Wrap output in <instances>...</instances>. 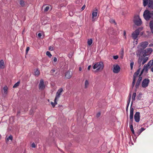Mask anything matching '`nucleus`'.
Here are the masks:
<instances>
[{
	"instance_id": "nucleus-27",
	"label": "nucleus",
	"mask_w": 153,
	"mask_h": 153,
	"mask_svg": "<svg viewBox=\"0 0 153 153\" xmlns=\"http://www.w3.org/2000/svg\"><path fill=\"white\" fill-rule=\"evenodd\" d=\"M136 97V93L135 92L132 95V101H134L135 100V97Z\"/></svg>"
},
{
	"instance_id": "nucleus-23",
	"label": "nucleus",
	"mask_w": 153,
	"mask_h": 153,
	"mask_svg": "<svg viewBox=\"0 0 153 153\" xmlns=\"http://www.w3.org/2000/svg\"><path fill=\"white\" fill-rule=\"evenodd\" d=\"M143 57H140L138 59V63L139 64H140V66L141 65V64L142 61H143Z\"/></svg>"
},
{
	"instance_id": "nucleus-40",
	"label": "nucleus",
	"mask_w": 153,
	"mask_h": 153,
	"mask_svg": "<svg viewBox=\"0 0 153 153\" xmlns=\"http://www.w3.org/2000/svg\"><path fill=\"white\" fill-rule=\"evenodd\" d=\"M142 77L141 76H139V78L138 79L137 81L141 82V81L142 80Z\"/></svg>"
},
{
	"instance_id": "nucleus-6",
	"label": "nucleus",
	"mask_w": 153,
	"mask_h": 153,
	"mask_svg": "<svg viewBox=\"0 0 153 153\" xmlns=\"http://www.w3.org/2000/svg\"><path fill=\"white\" fill-rule=\"evenodd\" d=\"M120 68L117 64L114 65L113 66V71L114 73H118L120 71Z\"/></svg>"
},
{
	"instance_id": "nucleus-44",
	"label": "nucleus",
	"mask_w": 153,
	"mask_h": 153,
	"mask_svg": "<svg viewBox=\"0 0 153 153\" xmlns=\"http://www.w3.org/2000/svg\"><path fill=\"white\" fill-rule=\"evenodd\" d=\"M132 134L134 135V136L136 137V135H135V134H136V133H135L134 130H133L131 131Z\"/></svg>"
},
{
	"instance_id": "nucleus-14",
	"label": "nucleus",
	"mask_w": 153,
	"mask_h": 153,
	"mask_svg": "<svg viewBox=\"0 0 153 153\" xmlns=\"http://www.w3.org/2000/svg\"><path fill=\"white\" fill-rule=\"evenodd\" d=\"M98 66L97 69V71L102 70L104 67V65L102 62H99Z\"/></svg>"
},
{
	"instance_id": "nucleus-20",
	"label": "nucleus",
	"mask_w": 153,
	"mask_h": 153,
	"mask_svg": "<svg viewBox=\"0 0 153 153\" xmlns=\"http://www.w3.org/2000/svg\"><path fill=\"white\" fill-rule=\"evenodd\" d=\"M148 57H145L144 58H143V61L142 62V64L143 65L145 64L148 60Z\"/></svg>"
},
{
	"instance_id": "nucleus-48",
	"label": "nucleus",
	"mask_w": 153,
	"mask_h": 153,
	"mask_svg": "<svg viewBox=\"0 0 153 153\" xmlns=\"http://www.w3.org/2000/svg\"><path fill=\"white\" fill-rule=\"evenodd\" d=\"M124 54V50L123 49H122L121 51L120 52V54L121 55H123Z\"/></svg>"
},
{
	"instance_id": "nucleus-3",
	"label": "nucleus",
	"mask_w": 153,
	"mask_h": 153,
	"mask_svg": "<svg viewBox=\"0 0 153 153\" xmlns=\"http://www.w3.org/2000/svg\"><path fill=\"white\" fill-rule=\"evenodd\" d=\"M132 103L133 102L132 101L131 103V106ZM134 111V109L131 106L130 110L129 119L130 121L129 123V125H133Z\"/></svg>"
},
{
	"instance_id": "nucleus-63",
	"label": "nucleus",
	"mask_w": 153,
	"mask_h": 153,
	"mask_svg": "<svg viewBox=\"0 0 153 153\" xmlns=\"http://www.w3.org/2000/svg\"><path fill=\"white\" fill-rule=\"evenodd\" d=\"M130 129H131V131L134 130L133 128Z\"/></svg>"
},
{
	"instance_id": "nucleus-33",
	"label": "nucleus",
	"mask_w": 153,
	"mask_h": 153,
	"mask_svg": "<svg viewBox=\"0 0 153 153\" xmlns=\"http://www.w3.org/2000/svg\"><path fill=\"white\" fill-rule=\"evenodd\" d=\"M140 82L139 81H137V82H136V83L135 85V87L136 88H138L139 86V85L140 84Z\"/></svg>"
},
{
	"instance_id": "nucleus-58",
	"label": "nucleus",
	"mask_w": 153,
	"mask_h": 153,
	"mask_svg": "<svg viewBox=\"0 0 153 153\" xmlns=\"http://www.w3.org/2000/svg\"><path fill=\"white\" fill-rule=\"evenodd\" d=\"M91 67V65H89V66H88V70H89L90 69Z\"/></svg>"
},
{
	"instance_id": "nucleus-9",
	"label": "nucleus",
	"mask_w": 153,
	"mask_h": 153,
	"mask_svg": "<svg viewBox=\"0 0 153 153\" xmlns=\"http://www.w3.org/2000/svg\"><path fill=\"white\" fill-rule=\"evenodd\" d=\"M45 88V86L44 84V80L42 79H41L39 85V88L40 90H43Z\"/></svg>"
},
{
	"instance_id": "nucleus-50",
	"label": "nucleus",
	"mask_w": 153,
	"mask_h": 153,
	"mask_svg": "<svg viewBox=\"0 0 153 153\" xmlns=\"http://www.w3.org/2000/svg\"><path fill=\"white\" fill-rule=\"evenodd\" d=\"M57 61V59L56 57H54L53 58V62H56Z\"/></svg>"
},
{
	"instance_id": "nucleus-5",
	"label": "nucleus",
	"mask_w": 153,
	"mask_h": 153,
	"mask_svg": "<svg viewBox=\"0 0 153 153\" xmlns=\"http://www.w3.org/2000/svg\"><path fill=\"white\" fill-rule=\"evenodd\" d=\"M150 82L149 80L148 79H145L143 80L141 85L143 88H146L148 86Z\"/></svg>"
},
{
	"instance_id": "nucleus-32",
	"label": "nucleus",
	"mask_w": 153,
	"mask_h": 153,
	"mask_svg": "<svg viewBox=\"0 0 153 153\" xmlns=\"http://www.w3.org/2000/svg\"><path fill=\"white\" fill-rule=\"evenodd\" d=\"M20 83V82L19 81L18 82H17L13 86V88H16L17 87H18Z\"/></svg>"
},
{
	"instance_id": "nucleus-41",
	"label": "nucleus",
	"mask_w": 153,
	"mask_h": 153,
	"mask_svg": "<svg viewBox=\"0 0 153 153\" xmlns=\"http://www.w3.org/2000/svg\"><path fill=\"white\" fill-rule=\"evenodd\" d=\"M49 6H47L44 9V11L47 12V11L49 9Z\"/></svg>"
},
{
	"instance_id": "nucleus-30",
	"label": "nucleus",
	"mask_w": 153,
	"mask_h": 153,
	"mask_svg": "<svg viewBox=\"0 0 153 153\" xmlns=\"http://www.w3.org/2000/svg\"><path fill=\"white\" fill-rule=\"evenodd\" d=\"M89 85V82L87 80H86L85 82V88H86L88 87Z\"/></svg>"
},
{
	"instance_id": "nucleus-52",
	"label": "nucleus",
	"mask_w": 153,
	"mask_h": 153,
	"mask_svg": "<svg viewBox=\"0 0 153 153\" xmlns=\"http://www.w3.org/2000/svg\"><path fill=\"white\" fill-rule=\"evenodd\" d=\"M144 70V69H143H143H142V70L141 71V72L140 74L139 75V76H141V75L143 74V71Z\"/></svg>"
},
{
	"instance_id": "nucleus-13",
	"label": "nucleus",
	"mask_w": 153,
	"mask_h": 153,
	"mask_svg": "<svg viewBox=\"0 0 153 153\" xmlns=\"http://www.w3.org/2000/svg\"><path fill=\"white\" fill-rule=\"evenodd\" d=\"M140 68H139L137 70L136 72H135L133 75V79H135L138 76L140 73Z\"/></svg>"
},
{
	"instance_id": "nucleus-49",
	"label": "nucleus",
	"mask_w": 153,
	"mask_h": 153,
	"mask_svg": "<svg viewBox=\"0 0 153 153\" xmlns=\"http://www.w3.org/2000/svg\"><path fill=\"white\" fill-rule=\"evenodd\" d=\"M100 112H98V113H97L96 115V117H99L100 116Z\"/></svg>"
},
{
	"instance_id": "nucleus-42",
	"label": "nucleus",
	"mask_w": 153,
	"mask_h": 153,
	"mask_svg": "<svg viewBox=\"0 0 153 153\" xmlns=\"http://www.w3.org/2000/svg\"><path fill=\"white\" fill-rule=\"evenodd\" d=\"M30 49V48L29 47H28L26 49V54H27L28 53V51H29Z\"/></svg>"
},
{
	"instance_id": "nucleus-28",
	"label": "nucleus",
	"mask_w": 153,
	"mask_h": 153,
	"mask_svg": "<svg viewBox=\"0 0 153 153\" xmlns=\"http://www.w3.org/2000/svg\"><path fill=\"white\" fill-rule=\"evenodd\" d=\"M35 75L38 76L39 74V72L38 69H36L34 71Z\"/></svg>"
},
{
	"instance_id": "nucleus-36",
	"label": "nucleus",
	"mask_w": 153,
	"mask_h": 153,
	"mask_svg": "<svg viewBox=\"0 0 153 153\" xmlns=\"http://www.w3.org/2000/svg\"><path fill=\"white\" fill-rule=\"evenodd\" d=\"M55 71L56 69L55 68H53L50 71V73L52 75H53V73L55 72Z\"/></svg>"
},
{
	"instance_id": "nucleus-60",
	"label": "nucleus",
	"mask_w": 153,
	"mask_h": 153,
	"mask_svg": "<svg viewBox=\"0 0 153 153\" xmlns=\"http://www.w3.org/2000/svg\"><path fill=\"white\" fill-rule=\"evenodd\" d=\"M82 69L81 67H80L79 68V71H82Z\"/></svg>"
},
{
	"instance_id": "nucleus-62",
	"label": "nucleus",
	"mask_w": 153,
	"mask_h": 153,
	"mask_svg": "<svg viewBox=\"0 0 153 153\" xmlns=\"http://www.w3.org/2000/svg\"><path fill=\"white\" fill-rule=\"evenodd\" d=\"M151 71L153 72V67L151 69Z\"/></svg>"
},
{
	"instance_id": "nucleus-17",
	"label": "nucleus",
	"mask_w": 153,
	"mask_h": 153,
	"mask_svg": "<svg viewBox=\"0 0 153 153\" xmlns=\"http://www.w3.org/2000/svg\"><path fill=\"white\" fill-rule=\"evenodd\" d=\"M65 77L68 79H70L71 77V76L70 75V72L69 71L65 73Z\"/></svg>"
},
{
	"instance_id": "nucleus-21",
	"label": "nucleus",
	"mask_w": 153,
	"mask_h": 153,
	"mask_svg": "<svg viewBox=\"0 0 153 153\" xmlns=\"http://www.w3.org/2000/svg\"><path fill=\"white\" fill-rule=\"evenodd\" d=\"M142 94L141 93H140L137 97V100H139L141 99L142 98Z\"/></svg>"
},
{
	"instance_id": "nucleus-38",
	"label": "nucleus",
	"mask_w": 153,
	"mask_h": 153,
	"mask_svg": "<svg viewBox=\"0 0 153 153\" xmlns=\"http://www.w3.org/2000/svg\"><path fill=\"white\" fill-rule=\"evenodd\" d=\"M110 22L111 23H114L115 24H116L115 20L112 19H110Z\"/></svg>"
},
{
	"instance_id": "nucleus-37",
	"label": "nucleus",
	"mask_w": 153,
	"mask_h": 153,
	"mask_svg": "<svg viewBox=\"0 0 153 153\" xmlns=\"http://www.w3.org/2000/svg\"><path fill=\"white\" fill-rule=\"evenodd\" d=\"M134 65V62H131L130 63V67L131 70H132Z\"/></svg>"
},
{
	"instance_id": "nucleus-39",
	"label": "nucleus",
	"mask_w": 153,
	"mask_h": 153,
	"mask_svg": "<svg viewBox=\"0 0 153 153\" xmlns=\"http://www.w3.org/2000/svg\"><path fill=\"white\" fill-rule=\"evenodd\" d=\"M135 81H136L135 79H133V82L132 83V88H133L134 87V86Z\"/></svg>"
},
{
	"instance_id": "nucleus-8",
	"label": "nucleus",
	"mask_w": 153,
	"mask_h": 153,
	"mask_svg": "<svg viewBox=\"0 0 153 153\" xmlns=\"http://www.w3.org/2000/svg\"><path fill=\"white\" fill-rule=\"evenodd\" d=\"M140 113L139 112H137L134 115V119L135 121L136 122H138L140 121Z\"/></svg>"
},
{
	"instance_id": "nucleus-46",
	"label": "nucleus",
	"mask_w": 153,
	"mask_h": 153,
	"mask_svg": "<svg viewBox=\"0 0 153 153\" xmlns=\"http://www.w3.org/2000/svg\"><path fill=\"white\" fill-rule=\"evenodd\" d=\"M53 49H54L53 47L50 46L49 47V50L52 51H53Z\"/></svg>"
},
{
	"instance_id": "nucleus-29",
	"label": "nucleus",
	"mask_w": 153,
	"mask_h": 153,
	"mask_svg": "<svg viewBox=\"0 0 153 153\" xmlns=\"http://www.w3.org/2000/svg\"><path fill=\"white\" fill-rule=\"evenodd\" d=\"M150 66L147 65V64L144 65L143 67V69L145 70L146 71H147L148 70V67Z\"/></svg>"
},
{
	"instance_id": "nucleus-57",
	"label": "nucleus",
	"mask_w": 153,
	"mask_h": 153,
	"mask_svg": "<svg viewBox=\"0 0 153 153\" xmlns=\"http://www.w3.org/2000/svg\"><path fill=\"white\" fill-rule=\"evenodd\" d=\"M149 47H152V46H153V43L150 44L149 45Z\"/></svg>"
},
{
	"instance_id": "nucleus-15",
	"label": "nucleus",
	"mask_w": 153,
	"mask_h": 153,
	"mask_svg": "<svg viewBox=\"0 0 153 153\" xmlns=\"http://www.w3.org/2000/svg\"><path fill=\"white\" fill-rule=\"evenodd\" d=\"M98 10L97 9H96L95 10L93 11L92 12V19H93L94 18V17H96L97 14V12Z\"/></svg>"
},
{
	"instance_id": "nucleus-22",
	"label": "nucleus",
	"mask_w": 153,
	"mask_h": 153,
	"mask_svg": "<svg viewBox=\"0 0 153 153\" xmlns=\"http://www.w3.org/2000/svg\"><path fill=\"white\" fill-rule=\"evenodd\" d=\"M93 42V40L91 39H88L87 43L88 45L89 46H90Z\"/></svg>"
},
{
	"instance_id": "nucleus-24",
	"label": "nucleus",
	"mask_w": 153,
	"mask_h": 153,
	"mask_svg": "<svg viewBox=\"0 0 153 153\" xmlns=\"http://www.w3.org/2000/svg\"><path fill=\"white\" fill-rule=\"evenodd\" d=\"M147 65L149 66L150 67L153 65V59L152 60H150L147 64Z\"/></svg>"
},
{
	"instance_id": "nucleus-12",
	"label": "nucleus",
	"mask_w": 153,
	"mask_h": 153,
	"mask_svg": "<svg viewBox=\"0 0 153 153\" xmlns=\"http://www.w3.org/2000/svg\"><path fill=\"white\" fill-rule=\"evenodd\" d=\"M148 7L151 9H153V0H148Z\"/></svg>"
},
{
	"instance_id": "nucleus-1",
	"label": "nucleus",
	"mask_w": 153,
	"mask_h": 153,
	"mask_svg": "<svg viewBox=\"0 0 153 153\" xmlns=\"http://www.w3.org/2000/svg\"><path fill=\"white\" fill-rule=\"evenodd\" d=\"M153 50L152 48H147L144 50H140L138 51V53L137 54V56H139L142 55L143 56L145 57L150 54L152 52Z\"/></svg>"
},
{
	"instance_id": "nucleus-19",
	"label": "nucleus",
	"mask_w": 153,
	"mask_h": 153,
	"mask_svg": "<svg viewBox=\"0 0 153 153\" xmlns=\"http://www.w3.org/2000/svg\"><path fill=\"white\" fill-rule=\"evenodd\" d=\"M13 136L12 135H10L9 137H8L6 139V142H7L9 141L10 140L12 141L13 140Z\"/></svg>"
},
{
	"instance_id": "nucleus-56",
	"label": "nucleus",
	"mask_w": 153,
	"mask_h": 153,
	"mask_svg": "<svg viewBox=\"0 0 153 153\" xmlns=\"http://www.w3.org/2000/svg\"><path fill=\"white\" fill-rule=\"evenodd\" d=\"M20 111H18L17 112V115L18 116H19V114H20Z\"/></svg>"
},
{
	"instance_id": "nucleus-35",
	"label": "nucleus",
	"mask_w": 153,
	"mask_h": 153,
	"mask_svg": "<svg viewBox=\"0 0 153 153\" xmlns=\"http://www.w3.org/2000/svg\"><path fill=\"white\" fill-rule=\"evenodd\" d=\"M46 54L50 58H51L52 56V55L51 54L50 52L49 51H47L46 52Z\"/></svg>"
},
{
	"instance_id": "nucleus-26",
	"label": "nucleus",
	"mask_w": 153,
	"mask_h": 153,
	"mask_svg": "<svg viewBox=\"0 0 153 153\" xmlns=\"http://www.w3.org/2000/svg\"><path fill=\"white\" fill-rule=\"evenodd\" d=\"M131 93H129L128 96V99L127 101V103H128V104H129L131 100Z\"/></svg>"
},
{
	"instance_id": "nucleus-2",
	"label": "nucleus",
	"mask_w": 153,
	"mask_h": 153,
	"mask_svg": "<svg viewBox=\"0 0 153 153\" xmlns=\"http://www.w3.org/2000/svg\"><path fill=\"white\" fill-rule=\"evenodd\" d=\"M63 91V89L62 88H61L58 89L56 92L55 97L54 100V103H53L52 102H51V104L52 105L53 108L55 106V105L57 104V103L56 100L59 98L60 95L61 94V93Z\"/></svg>"
},
{
	"instance_id": "nucleus-18",
	"label": "nucleus",
	"mask_w": 153,
	"mask_h": 153,
	"mask_svg": "<svg viewBox=\"0 0 153 153\" xmlns=\"http://www.w3.org/2000/svg\"><path fill=\"white\" fill-rule=\"evenodd\" d=\"M7 86H5L3 87V89L4 94H7Z\"/></svg>"
},
{
	"instance_id": "nucleus-34",
	"label": "nucleus",
	"mask_w": 153,
	"mask_h": 153,
	"mask_svg": "<svg viewBox=\"0 0 153 153\" xmlns=\"http://www.w3.org/2000/svg\"><path fill=\"white\" fill-rule=\"evenodd\" d=\"M20 4L21 6L23 7L25 5V2L23 0H20Z\"/></svg>"
},
{
	"instance_id": "nucleus-7",
	"label": "nucleus",
	"mask_w": 153,
	"mask_h": 153,
	"mask_svg": "<svg viewBox=\"0 0 153 153\" xmlns=\"http://www.w3.org/2000/svg\"><path fill=\"white\" fill-rule=\"evenodd\" d=\"M140 33L139 30L138 29L136 30L135 31L133 32L132 34V36L133 38L134 39H136L137 38Z\"/></svg>"
},
{
	"instance_id": "nucleus-16",
	"label": "nucleus",
	"mask_w": 153,
	"mask_h": 153,
	"mask_svg": "<svg viewBox=\"0 0 153 153\" xmlns=\"http://www.w3.org/2000/svg\"><path fill=\"white\" fill-rule=\"evenodd\" d=\"M4 68V62L3 60L1 59L0 61V68L3 69Z\"/></svg>"
},
{
	"instance_id": "nucleus-43",
	"label": "nucleus",
	"mask_w": 153,
	"mask_h": 153,
	"mask_svg": "<svg viewBox=\"0 0 153 153\" xmlns=\"http://www.w3.org/2000/svg\"><path fill=\"white\" fill-rule=\"evenodd\" d=\"M113 58L114 59H117L118 58V56L117 55L114 56Z\"/></svg>"
},
{
	"instance_id": "nucleus-61",
	"label": "nucleus",
	"mask_w": 153,
	"mask_h": 153,
	"mask_svg": "<svg viewBox=\"0 0 153 153\" xmlns=\"http://www.w3.org/2000/svg\"><path fill=\"white\" fill-rule=\"evenodd\" d=\"M123 55H121L120 57L121 58L123 59Z\"/></svg>"
},
{
	"instance_id": "nucleus-10",
	"label": "nucleus",
	"mask_w": 153,
	"mask_h": 153,
	"mask_svg": "<svg viewBox=\"0 0 153 153\" xmlns=\"http://www.w3.org/2000/svg\"><path fill=\"white\" fill-rule=\"evenodd\" d=\"M148 45V42H147L145 41L142 42L140 45V46L143 49L146 47Z\"/></svg>"
},
{
	"instance_id": "nucleus-47",
	"label": "nucleus",
	"mask_w": 153,
	"mask_h": 153,
	"mask_svg": "<svg viewBox=\"0 0 153 153\" xmlns=\"http://www.w3.org/2000/svg\"><path fill=\"white\" fill-rule=\"evenodd\" d=\"M85 5H84L81 8V10L82 11L85 8Z\"/></svg>"
},
{
	"instance_id": "nucleus-25",
	"label": "nucleus",
	"mask_w": 153,
	"mask_h": 153,
	"mask_svg": "<svg viewBox=\"0 0 153 153\" xmlns=\"http://www.w3.org/2000/svg\"><path fill=\"white\" fill-rule=\"evenodd\" d=\"M143 5L144 7H146L148 3V0H143Z\"/></svg>"
},
{
	"instance_id": "nucleus-54",
	"label": "nucleus",
	"mask_w": 153,
	"mask_h": 153,
	"mask_svg": "<svg viewBox=\"0 0 153 153\" xmlns=\"http://www.w3.org/2000/svg\"><path fill=\"white\" fill-rule=\"evenodd\" d=\"M126 34V31H123V34H124V38L125 39H126V36H125Z\"/></svg>"
},
{
	"instance_id": "nucleus-53",
	"label": "nucleus",
	"mask_w": 153,
	"mask_h": 153,
	"mask_svg": "<svg viewBox=\"0 0 153 153\" xmlns=\"http://www.w3.org/2000/svg\"><path fill=\"white\" fill-rule=\"evenodd\" d=\"M129 128L130 129L133 128V125H129Z\"/></svg>"
},
{
	"instance_id": "nucleus-11",
	"label": "nucleus",
	"mask_w": 153,
	"mask_h": 153,
	"mask_svg": "<svg viewBox=\"0 0 153 153\" xmlns=\"http://www.w3.org/2000/svg\"><path fill=\"white\" fill-rule=\"evenodd\" d=\"M145 128H144L142 127L140 129L137 130V131H136V134H135V135H136V137L138 136L143 131L145 130Z\"/></svg>"
},
{
	"instance_id": "nucleus-59",
	"label": "nucleus",
	"mask_w": 153,
	"mask_h": 153,
	"mask_svg": "<svg viewBox=\"0 0 153 153\" xmlns=\"http://www.w3.org/2000/svg\"><path fill=\"white\" fill-rule=\"evenodd\" d=\"M129 104H128V103H127V108H126V111H127V110H128V107Z\"/></svg>"
},
{
	"instance_id": "nucleus-45",
	"label": "nucleus",
	"mask_w": 153,
	"mask_h": 153,
	"mask_svg": "<svg viewBox=\"0 0 153 153\" xmlns=\"http://www.w3.org/2000/svg\"><path fill=\"white\" fill-rule=\"evenodd\" d=\"M31 146L33 148H35L36 147V146H35V145L34 143H33L32 144Z\"/></svg>"
},
{
	"instance_id": "nucleus-51",
	"label": "nucleus",
	"mask_w": 153,
	"mask_h": 153,
	"mask_svg": "<svg viewBox=\"0 0 153 153\" xmlns=\"http://www.w3.org/2000/svg\"><path fill=\"white\" fill-rule=\"evenodd\" d=\"M144 70V69H143H143H142V70L141 71V72L140 74L139 75V76H141V75L143 74V71Z\"/></svg>"
},
{
	"instance_id": "nucleus-4",
	"label": "nucleus",
	"mask_w": 153,
	"mask_h": 153,
	"mask_svg": "<svg viewBox=\"0 0 153 153\" xmlns=\"http://www.w3.org/2000/svg\"><path fill=\"white\" fill-rule=\"evenodd\" d=\"M133 22L137 26L140 25L142 23L141 20L139 16L134 17Z\"/></svg>"
},
{
	"instance_id": "nucleus-55",
	"label": "nucleus",
	"mask_w": 153,
	"mask_h": 153,
	"mask_svg": "<svg viewBox=\"0 0 153 153\" xmlns=\"http://www.w3.org/2000/svg\"><path fill=\"white\" fill-rule=\"evenodd\" d=\"M38 36H39V37H41V36H42L41 33H39L38 34Z\"/></svg>"
},
{
	"instance_id": "nucleus-31",
	"label": "nucleus",
	"mask_w": 153,
	"mask_h": 153,
	"mask_svg": "<svg viewBox=\"0 0 153 153\" xmlns=\"http://www.w3.org/2000/svg\"><path fill=\"white\" fill-rule=\"evenodd\" d=\"M99 62H97L94 65L93 67V68L94 69H96L98 67V66Z\"/></svg>"
}]
</instances>
